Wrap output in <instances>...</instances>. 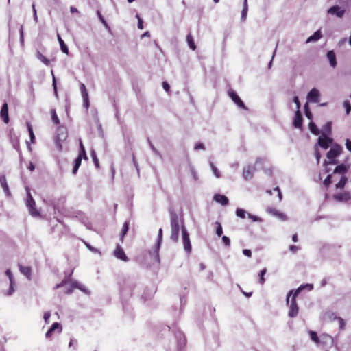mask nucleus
Masks as SVG:
<instances>
[{
	"label": "nucleus",
	"mask_w": 351,
	"mask_h": 351,
	"mask_svg": "<svg viewBox=\"0 0 351 351\" xmlns=\"http://www.w3.org/2000/svg\"><path fill=\"white\" fill-rule=\"evenodd\" d=\"M309 130L315 135L320 134L319 130L317 128L316 124L315 123H313V122H311L309 123Z\"/></svg>",
	"instance_id": "473e14b6"
},
{
	"label": "nucleus",
	"mask_w": 351,
	"mask_h": 351,
	"mask_svg": "<svg viewBox=\"0 0 351 351\" xmlns=\"http://www.w3.org/2000/svg\"><path fill=\"white\" fill-rule=\"evenodd\" d=\"M27 128H28V131H29V136L31 138V141H33L34 139V134L32 128L29 123H27Z\"/></svg>",
	"instance_id": "bf43d9fd"
},
{
	"label": "nucleus",
	"mask_w": 351,
	"mask_h": 351,
	"mask_svg": "<svg viewBox=\"0 0 351 351\" xmlns=\"http://www.w3.org/2000/svg\"><path fill=\"white\" fill-rule=\"evenodd\" d=\"M304 289V286H300L297 289L295 290H291L289 291L287 297V304L289 303V297L290 295H293L291 298H294L295 300L296 296L300 293V292Z\"/></svg>",
	"instance_id": "bb28decb"
},
{
	"label": "nucleus",
	"mask_w": 351,
	"mask_h": 351,
	"mask_svg": "<svg viewBox=\"0 0 351 351\" xmlns=\"http://www.w3.org/2000/svg\"><path fill=\"white\" fill-rule=\"evenodd\" d=\"M162 228H160L158 230V241L156 243V252L158 253V251L160 248L161 242H162ZM157 256L158 257V254H157Z\"/></svg>",
	"instance_id": "f704fd0d"
},
{
	"label": "nucleus",
	"mask_w": 351,
	"mask_h": 351,
	"mask_svg": "<svg viewBox=\"0 0 351 351\" xmlns=\"http://www.w3.org/2000/svg\"><path fill=\"white\" fill-rule=\"evenodd\" d=\"M322 35L321 31L317 30L313 35H311L307 38L306 43H308L312 42H316L318 40H319L322 38Z\"/></svg>",
	"instance_id": "393cba45"
},
{
	"label": "nucleus",
	"mask_w": 351,
	"mask_h": 351,
	"mask_svg": "<svg viewBox=\"0 0 351 351\" xmlns=\"http://www.w3.org/2000/svg\"><path fill=\"white\" fill-rule=\"evenodd\" d=\"M52 75H53V81H52V85L54 90V94L56 97H58V91H57V86H56V77L53 73V71H51Z\"/></svg>",
	"instance_id": "8fccbe9b"
},
{
	"label": "nucleus",
	"mask_w": 351,
	"mask_h": 351,
	"mask_svg": "<svg viewBox=\"0 0 351 351\" xmlns=\"http://www.w3.org/2000/svg\"><path fill=\"white\" fill-rule=\"evenodd\" d=\"M194 149L195 150H198V149H205V147H204V145L202 143H197L195 147H194Z\"/></svg>",
	"instance_id": "e2e57ef3"
},
{
	"label": "nucleus",
	"mask_w": 351,
	"mask_h": 351,
	"mask_svg": "<svg viewBox=\"0 0 351 351\" xmlns=\"http://www.w3.org/2000/svg\"><path fill=\"white\" fill-rule=\"evenodd\" d=\"M0 184L5 195L8 197L10 196V191L5 176H0Z\"/></svg>",
	"instance_id": "412c9836"
},
{
	"label": "nucleus",
	"mask_w": 351,
	"mask_h": 351,
	"mask_svg": "<svg viewBox=\"0 0 351 351\" xmlns=\"http://www.w3.org/2000/svg\"><path fill=\"white\" fill-rule=\"evenodd\" d=\"M302 120L303 119L300 110H296L293 123L294 127L300 128L302 125Z\"/></svg>",
	"instance_id": "dca6fc26"
},
{
	"label": "nucleus",
	"mask_w": 351,
	"mask_h": 351,
	"mask_svg": "<svg viewBox=\"0 0 351 351\" xmlns=\"http://www.w3.org/2000/svg\"><path fill=\"white\" fill-rule=\"evenodd\" d=\"M80 88L82 96V98H83V101L86 102L87 100H88V93L86 91V86H85V85L83 83H81L80 86Z\"/></svg>",
	"instance_id": "2f4dec72"
},
{
	"label": "nucleus",
	"mask_w": 351,
	"mask_h": 351,
	"mask_svg": "<svg viewBox=\"0 0 351 351\" xmlns=\"http://www.w3.org/2000/svg\"><path fill=\"white\" fill-rule=\"evenodd\" d=\"M320 93L316 88H313L307 95V99L310 102L318 103L319 101Z\"/></svg>",
	"instance_id": "0eeeda50"
},
{
	"label": "nucleus",
	"mask_w": 351,
	"mask_h": 351,
	"mask_svg": "<svg viewBox=\"0 0 351 351\" xmlns=\"http://www.w3.org/2000/svg\"><path fill=\"white\" fill-rule=\"evenodd\" d=\"M136 17L138 19V25H137L138 28L140 29H143V19L140 17L139 14H138L136 15Z\"/></svg>",
	"instance_id": "5fc2aeb1"
},
{
	"label": "nucleus",
	"mask_w": 351,
	"mask_h": 351,
	"mask_svg": "<svg viewBox=\"0 0 351 351\" xmlns=\"http://www.w3.org/2000/svg\"><path fill=\"white\" fill-rule=\"evenodd\" d=\"M327 58L329 60L330 65L335 68L337 66L336 55L333 51H329L326 54Z\"/></svg>",
	"instance_id": "5701e85b"
},
{
	"label": "nucleus",
	"mask_w": 351,
	"mask_h": 351,
	"mask_svg": "<svg viewBox=\"0 0 351 351\" xmlns=\"http://www.w3.org/2000/svg\"><path fill=\"white\" fill-rule=\"evenodd\" d=\"M293 101L295 104L296 105V110H300V102L299 101V98L298 96H295L293 99Z\"/></svg>",
	"instance_id": "6e6d98bb"
},
{
	"label": "nucleus",
	"mask_w": 351,
	"mask_h": 351,
	"mask_svg": "<svg viewBox=\"0 0 351 351\" xmlns=\"http://www.w3.org/2000/svg\"><path fill=\"white\" fill-rule=\"evenodd\" d=\"M343 106L346 108V114H349L351 111V104L348 100H346L343 102Z\"/></svg>",
	"instance_id": "a18cd8bd"
},
{
	"label": "nucleus",
	"mask_w": 351,
	"mask_h": 351,
	"mask_svg": "<svg viewBox=\"0 0 351 351\" xmlns=\"http://www.w3.org/2000/svg\"><path fill=\"white\" fill-rule=\"evenodd\" d=\"M51 118H52V121L53 122L56 124V125H58L60 124V120L56 114V110L55 109H51Z\"/></svg>",
	"instance_id": "4c0bfd02"
},
{
	"label": "nucleus",
	"mask_w": 351,
	"mask_h": 351,
	"mask_svg": "<svg viewBox=\"0 0 351 351\" xmlns=\"http://www.w3.org/2000/svg\"><path fill=\"white\" fill-rule=\"evenodd\" d=\"M287 304L289 306L288 315L290 317H295L298 313V306L296 300L294 298H291Z\"/></svg>",
	"instance_id": "6e6552de"
},
{
	"label": "nucleus",
	"mask_w": 351,
	"mask_h": 351,
	"mask_svg": "<svg viewBox=\"0 0 351 351\" xmlns=\"http://www.w3.org/2000/svg\"><path fill=\"white\" fill-rule=\"evenodd\" d=\"M64 130V128H59V132L61 133H59L56 138V147L58 149L59 151L62 150V146L60 143V141H62L66 138V132H62V130Z\"/></svg>",
	"instance_id": "9b49d317"
},
{
	"label": "nucleus",
	"mask_w": 351,
	"mask_h": 351,
	"mask_svg": "<svg viewBox=\"0 0 351 351\" xmlns=\"http://www.w3.org/2000/svg\"><path fill=\"white\" fill-rule=\"evenodd\" d=\"M315 158H316V160H317V163L319 164L320 158H321V154L319 152V150H318V149L317 147V145L315 146Z\"/></svg>",
	"instance_id": "4d7b16f0"
},
{
	"label": "nucleus",
	"mask_w": 351,
	"mask_h": 351,
	"mask_svg": "<svg viewBox=\"0 0 351 351\" xmlns=\"http://www.w3.org/2000/svg\"><path fill=\"white\" fill-rule=\"evenodd\" d=\"M214 200L223 206H226L228 204V199L226 196L223 195L216 194L214 196Z\"/></svg>",
	"instance_id": "4be33fe9"
},
{
	"label": "nucleus",
	"mask_w": 351,
	"mask_h": 351,
	"mask_svg": "<svg viewBox=\"0 0 351 351\" xmlns=\"http://www.w3.org/2000/svg\"><path fill=\"white\" fill-rule=\"evenodd\" d=\"M248 217L252 219L253 221H261V219L259 217L254 216L252 214H248Z\"/></svg>",
	"instance_id": "69168bd1"
},
{
	"label": "nucleus",
	"mask_w": 351,
	"mask_h": 351,
	"mask_svg": "<svg viewBox=\"0 0 351 351\" xmlns=\"http://www.w3.org/2000/svg\"><path fill=\"white\" fill-rule=\"evenodd\" d=\"M222 241L224 245L226 247H229L230 245V239L227 236H222Z\"/></svg>",
	"instance_id": "603ef678"
},
{
	"label": "nucleus",
	"mask_w": 351,
	"mask_h": 351,
	"mask_svg": "<svg viewBox=\"0 0 351 351\" xmlns=\"http://www.w3.org/2000/svg\"><path fill=\"white\" fill-rule=\"evenodd\" d=\"M337 319L339 320V327L341 330H343L344 328H345V322L344 320L341 318V317H337Z\"/></svg>",
	"instance_id": "0e129e2a"
},
{
	"label": "nucleus",
	"mask_w": 351,
	"mask_h": 351,
	"mask_svg": "<svg viewBox=\"0 0 351 351\" xmlns=\"http://www.w3.org/2000/svg\"><path fill=\"white\" fill-rule=\"evenodd\" d=\"M0 116L4 123H8L9 122L8 106L7 103L3 104L0 111Z\"/></svg>",
	"instance_id": "4468645a"
},
{
	"label": "nucleus",
	"mask_w": 351,
	"mask_h": 351,
	"mask_svg": "<svg viewBox=\"0 0 351 351\" xmlns=\"http://www.w3.org/2000/svg\"><path fill=\"white\" fill-rule=\"evenodd\" d=\"M332 175H328L326 179L324 180V184L325 186L328 187L332 183Z\"/></svg>",
	"instance_id": "3c124183"
},
{
	"label": "nucleus",
	"mask_w": 351,
	"mask_h": 351,
	"mask_svg": "<svg viewBox=\"0 0 351 351\" xmlns=\"http://www.w3.org/2000/svg\"><path fill=\"white\" fill-rule=\"evenodd\" d=\"M215 224L216 226V234L218 237H221L223 234L222 226H221V223L218 221H216Z\"/></svg>",
	"instance_id": "a19ab883"
},
{
	"label": "nucleus",
	"mask_w": 351,
	"mask_h": 351,
	"mask_svg": "<svg viewBox=\"0 0 351 351\" xmlns=\"http://www.w3.org/2000/svg\"><path fill=\"white\" fill-rule=\"evenodd\" d=\"M248 12V4H247V0H244L243 1V8L241 11V21H245L247 18V14Z\"/></svg>",
	"instance_id": "cd10ccee"
},
{
	"label": "nucleus",
	"mask_w": 351,
	"mask_h": 351,
	"mask_svg": "<svg viewBox=\"0 0 351 351\" xmlns=\"http://www.w3.org/2000/svg\"><path fill=\"white\" fill-rule=\"evenodd\" d=\"M342 150L341 147L335 143L332 145L330 149L327 152L326 157L328 160H324V165L327 166L330 164H337V161L336 158L341 154Z\"/></svg>",
	"instance_id": "f03ea898"
},
{
	"label": "nucleus",
	"mask_w": 351,
	"mask_h": 351,
	"mask_svg": "<svg viewBox=\"0 0 351 351\" xmlns=\"http://www.w3.org/2000/svg\"><path fill=\"white\" fill-rule=\"evenodd\" d=\"M147 141H148V143H149V147L151 148V149L153 151V152L157 155L158 157L161 158H162V154H160V152H159L158 151V149L154 147V145L152 144V143L151 142V141L148 138L147 139Z\"/></svg>",
	"instance_id": "ea45409f"
},
{
	"label": "nucleus",
	"mask_w": 351,
	"mask_h": 351,
	"mask_svg": "<svg viewBox=\"0 0 351 351\" xmlns=\"http://www.w3.org/2000/svg\"><path fill=\"white\" fill-rule=\"evenodd\" d=\"M58 40L60 43V49H61L62 51L64 53L68 54L69 49H68L67 46L66 45V44L64 43V40L61 38V37L59 35H58Z\"/></svg>",
	"instance_id": "7c9ffc66"
},
{
	"label": "nucleus",
	"mask_w": 351,
	"mask_h": 351,
	"mask_svg": "<svg viewBox=\"0 0 351 351\" xmlns=\"http://www.w3.org/2000/svg\"><path fill=\"white\" fill-rule=\"evenodd\" d=\"M182 239L184 251L187 254H190L192 249L191 243L189 238V234L184 225H182Z\"/></svg>",
	"instance_id": "20e7f679"
},
{
	"label": "nucleus",
	"mask_w": 351,
	"mask_h": 351,
	"mask_svg": "<svg viewBox=\"0 0 351 351\" xmlns=\"http://www.w3.org/2000/svg\"><path fill=\"white\" fill-rule=\"evenodd\" d=\"M346 147L347 149L351 152V141L349 139H346Z\"/></svg>",
	"instance_id": "774afa93"
},
{
	"label": "nucleus",
	"mask_w": 351,
	"mask_h": 351,
	"mask_svg": "<svg viewBox=\"0 0 351 351\" xmlns=\"http://www.w3.org/2000/svg\"><path fill=\"white\" fill-rule=\"evenodd\" d=\"M186 41L190 49H191L192 50H195L196 49V46L195 45L193 36L191 34L187 35Z\"/></svg>",
	"instance_id": "72a5a7b5"
},
{
	"label": "nucleus",
	"mask_w": 351,
	"mask_h": 351,
	"mask_svg": "<svg viewBox=\"0 0 351 351\" xmlns=\"http://www.w3.org/2000/svg\"><path fill=\"white\" fill-rule=\"evenodd\" d=\"M228 95L231 98V99L233 101V102L240 108L243 110H247V108L245 106V104L243 102V101L241 99V98L239 97V95L237 94L236 92L230 90L228 91Z\"/></svg>",
	"instance_id": "423d86ee"
},
{
	"label": "nucleus",
	"mask_w": 351,
	"mask_h": 351,
	"mask_svg": "<svg viewBox=\"0 0 351 351\" xmlns=\"http://www.w3.org/2000/svg\"><path fill=\"white\" fill-rule=\"evenodd\" d=\"M254 168L249 165L243 168V177L245 180H251L253 177Z\"/></svg>",
	"instance_id": "f3484780"
},
{
	"label": "nucleus",
	"mask_w": 351,
	"mask_h": 351,
	"mask_svg": "<svg viewBox=\"0 0 351 351\" xmlns=\"http://www.w3.org/2000/svg\"><path fill=\"white\" fill-rule=\"evenodd\" d=\"M267 212L274 216H276L278 218H279L280 219H281L282 221H285L287 219V217L285 214H283L282 213H280L279 211H278L277 210H276L275 208H267Z\"/></svg>",
	"instance_id": "a211bd4d"
},
{
	"label": "nucleus",
	"mask_w": 351,
	"mask_h": 351,
	"mask_svg": "<svg viewBox=\"0 0 351 351\" xmlns=\"http://www.w3.org/2000/svg\"><path fill=\"white\" fill-rule=\"evenodd\" d=\"M56 330H58V333H60L62 332V326H61L60 324H59L58 322H54L51 325L50 328L47 330V332L45 334L46 338H49L51 336L52 333Z\"/></svg>",
	"instance_id": "ddd939ff"
},
{
	"label": "nucleus",
	"mask_w": 351,
	"mask_h": 351,
	"mask_svg": "<svg viewBox=\"0 0 351 351\" xmlns=\"http://www.w3.org/2000/svg\"><path fill=\"white\" fill-rule=\"evenodd\" d=\"M348 171V168L346 167V166L343 164H341V165H337L335 170H334V173H340V174H344L347 172Z\"/></svg>",
	"instance_id": "c85d7f7f"
},
{
	"label": "nucleus",
	"mask_w": 351,
	"mask_h": 351,
	"mask_svg": "<svg viewBox=\"0 0 351 351\" xmlns=\"http://www.w3.org/2000/svg\"><path fill=\"white\" fill-rule=\"evenodd\" d=\"M74 288H78L80 289V290H82V291L84 292H86V289L81 285H80L77 282H75L73 283V285L69 287L68 288L66 291H65V293L66 294H71L73 291V289Z\"/></svg>",
	"instance_id": "a878e982"
},
{
	"label": "nucleus",
	"mask_w": 351,
	"mask_h": 351,
	"mask_svg": "<svg viewBox=\"0 0 351 351\" xmlns=\"http://www.w3.org/2000/svg\"><path fill=\"white\" fill-rule=\"evenodd\" d=\"M84 157L85 159H87L86 150L80 151V153L79 154L78 156L74 160V166L73 168V173L75 174L81 165L82 162V158Z\"/></svg>",
	"instance_id": "1a4fd4ad"
},
{
	"label": "nucleus",
	"mask_w": 351,
	"mask_h": 351,
	"mask_svg": "<svg viewBox=\"0 0 351 351\" xmlns=\"http://www.w3.org/2000/svg\"><path fill=\"white\" fill-rule=\"evenodd\" d=\"M91 156L93 158V160L95 165L96 166L97 168H99V160L97 158L95 152L93 150L91 152Z\"/></svg>",
	"instance_id": "de8ad7c7"
},
{
	"label": "nucleus",
	"mask_w": 351,
	"mask_h": 351,
	"mask_svg": "<svg viewBox=\"0 0 351 351\" xmlns=\"http://www.w3.org/2000/svg\"><path fill=\"white\" fill-rule=\"evenodd\" d=\"M332 138L328 137L326 134H322L317 139L315 145L319 146L324 149H327L332 144Z\"/></svg>",
	"instance_id": "39448f33"
},
{
	"label": "nucleus",
	"mask_w": 351,
	"mask_h": 351,
	"mask_svg": "<svg viewBox=\"0 0 351 351\" xmlns=\"http://www.w3.org/2000/svg\"><path fill=\"white\" fill-rule=\"evenodd\" d=\"M190 171H191V173L194 180H197V172L193 167H192V166L190 167Z\"/></svg>",
	"instance_id": "13d9d810"
},
{
	"label": "nucleus",
	"mask_w": 351,
	"mask_h": 351,
	"mask_svg": "<svg viewBox=\"0 0 351 351\" xmlns=\"http://www.w3.org/2000/svg\"><path fill=\"white\" fill-rule=\"evenodd\" d=\"M36 58L45 65L48 66L50 61L45 56H44L40 51H37L36 54Z\"/></svg>",
	"instance_id": "c756f323"
},
{
	"label": "nucleus",
	"mask_w": 351,
	"mask_h": 351,
	"mask_svg": "<svg viewBox=\"0 0 351 351\" xmlns=\"http://www.w3.org/2000/svg\"><path fill=\"white\" fill-rule=\"evenodd\" d=\"M176 338L178 341V346L179 349H182L186 344V338L182 332H178L176 333Z\"/></svg>",
	"instance_id": "2eb2a0df"
},
{
	"label": "nucleus",
	"mask_w": 351,
	"mask_h": 351,
	"mask_svg": "<svg viewBox=\"0 0 351 351\" xmlns=\"http://www.w3.org/2000/svg\"><path fill=\"white\" fill-rule=\"evenodd\" d=\"M114 255L119 259L127 262L128 261V256L125 255L123 250L119 246L117 245V248L114 251Z\"/></svg>",
	"instance_id": "f8f14e48"
},
{
	"label": "nucleus",
	"mask_w": 351,
	"mask_h": 351,
	"mask_svg": "<svg viewBox=\"0 0 351 351\" xmlns=\"http://www.w3.org/2000/svg\"><path fill=\"white\" fill-rule=\"evenodd\" d=\"M304 111H305V114H306V117L309 119H311L312 114L308 108V105L307 103L304 105Z\"/></svg>",
	"instance_id": "09e8293b"
},
{
	"label": "nucleus",
	"mask_w": 351,
	"mask_h": 351,
	"mask_svg": "<svg viewBox=\"0 0 351 351\" xmlns=\"http://www.w3.org/2000/svg\"><path fill=\"white\" fill-rule=\"evenodd\" d=\"M19 266L21 273L25 276L28 280H30L32 276L31 267L27 266H22L21 265H19Z\"/></svg>",
	"instance_id": "b1692460"
},
{
	"label": "nucleus",
	"mask_w": 351,
	"mask_h": 351,
	"mask_svg": "<svg viewBox=\"0 0 351 351\" xmlns=\"http://www.w3.org/2000/svg\"><path fill=\"white\" fill-rule=\"evenodd\" d=\"M266 272H267V269H266V268H264V269H263L260 271V273H259V274H258V276H259V277H260L259 282H260L261 285H263V284H264V282H265V278H264V275L266 274Z\"/></svg>",
	"instance_id": "37998d69"
},
{
	"label": "nucleus",
	"mask_w": 351,
	"mask_h": 351,
	"mask_svg": "<svg viewBox=\"0 0 351 351\" xmlns=\"http://www.w3.org/2000/svg\"><path fill=\"white\" fill-rule=\"evenodd\" d=\"M170 223H171V240L177 243L179 240V233L182 230V225H184L182 220L180 219L178 214L171 210L170 212Z\"/></svg>",
	"instance_id": "f257e3e1"
},
{
	"label": "nucleus",
	"mask_w": 351,
	"mask_h": 351,
	"mask_svg": "<svg viewBox=\"0 0 351 351\" xmlns=\"http://www.w3.org/2000/svg\"><path fill=\"white\" fill-rule=\"evenodd\" d=\"M210 166L211 167V169L213 172V174L215 176L216 178H220L221 174L217 168L215 167V165L212 162H210Z\"/></svg>",
	"instance_id": "79ce46f5"
},
{
	"label": "nucleus",
	"mask_w": 351,
	"mask_h": 351,
	"mask_svg": "<svg viewBox=\"0 0 351 351\" xmlns=\"http://www.w3.org/2000/svg\"><path fill=\"white\" fill-rule=\"evenodd\" d=\"M331 133V123L327 122L323 127V132L322 134H326V135L330 134Z\"/></svg>",
	"instance_id": "c9c22d12"
},
{
	"label": "nucleus",
	"mask_w": 351,
	"mask_h": 351,
	"mask_svg": "<svg viewBox=\"0 0 351 351\" xmlns=\"http://www.w3.org/2000/svg\"><path fill=\"white\" fill-rule=\"evenodd\" d=\"M97 14L98 16L99 21L103 23V25L106 28H109L108 23H106V20L104 19L103 16L101 15V12L99 10L97 11Z\"/></svg>",
	"instance_id": "49530a36"
},
{
	"label": "nucleus",
	"mask_w": 351,
	"mask_h": 351,
	"mask_svg": "<svg viewBox=\"0 0 351 351\" xmlns=\"http://www.w3.org/2000/svg\"><path fill=\"white\" fill-rule=\"evenodd\" d=\"M128 222H125L123 226V228H122V230H121V236L123 237L128 232Z\"/></svg>",
	"instance_id": "864d4df0"
},
{
	"label": "nucleus",
	"mask_w": 351,
	"mask_h": 351,
	"mask_svg": "<svg viewBox=\"0 0 351 351\" xmlns=\"http://www.w3.org/2000/svg\"><path fill=\"white\" fill-rule=\"evenodd\" d=\"M243 254L247 257L252 256V252L250 250H248V249H244L243 250Z\"/></svg>",
	"instance_id": "338daca9"
},
{
	"label": "nucleus",
	"mask_w": 351,
	"mask_h": 351,
	"mask_svg": "<svg viewBox=\"0 0 351 351\" xmlns=\"http://www.w3.org/2000/svg\"><path fill=\"white\" fill-rule=\"evenodd\" d=\"M236 215L237 217L244 219L245 217V211L242 208H237L236 210Z\"/></svg>",
	"instance_id": "c03bdc74"
},
{
	"label": "nucleus",
	"mask_w": 351,
	"mask_h": 351,
	"mask_svg": "<svg viewBox=\"0 0 351 351\" xmlns=\"http://www.w3.org/2000/svg\"><path fill=\"white\" fill-rule=\"evenodd\" d=\"M309 335L312 341L315 342L316 343H319L320 341V338L318 337L317 333L314 331H309Z\"/></svg>",
	"instance_id": "58836bf2"
},
{
	"label": "nucleus",
	"mask_w": 351,
	"mask_h": 351,
	"mask_svg": "<svg viewBox=\"0 0 351 351\" xmlns=\"http://www.w3.org/2000/svg\"><path fill=\"white\" fill-rule=\"evenodd\" d=\"M347 182V178L345 176L341 177L339 182L336 184L337 189H342L345 186Z\"/></svg>",
	"instance_id": "e433bc0d"
},
{
	"label": "nucleus",
	"mask_w": 351,
	"mask_h": 351,
	"mask_svg": "<svg viewBox=\"0 0 351 351\" xmlns=\"http://www.w3.org/2000/svg\"><path fill=\"white\" fill-rule=\"evenodd\" d=\"M328 13L341 18L345 13V10L341 9L339 5H334L328 10Z\"/></svg>",
	"instance_id": "9d476101"
},
{
	"label": "nucleus",
	"mask_w": 351,
	"mask_h": 351,
	"mask_svg": "<svg viewBox=\"0 0 351 351\" xmlns=\"http://www.w3.org/2000/svg\"><path fill=\"white\" fill-rule=\"evenodd\" d=\"M334 199L337 201L341 202V201H348L350 199L351 195L348 192H343L341 193L335 194L333 196Z\"/></svg>",
	"instance_id": "aec40b11"
},
{
	"label": "nucleus",
	"mask_w": 351,
	"mask_h": 351,
	"mask_svg": "<svg viewBox=\"0 0 351 351\" xmlns=\"http://www.w3.org/2000/svg\"><path fill=\"white\" fill-rule=\"evenodd\" d=\"M333 338L326 334H323L320 336V341L319 343L322 344H326L328 346H332L333 345Z\"/></svg>",
	"instance_id": "6ab92c4d"
},
{
	"label": "nucleus",
	"mask_w": 351,
	"mask_h": 351,
	"mask_svg": "<svg viewBox=\"0 0 351 351\" xmlns=\"http://www.w3.org/2000/svg\"><path fill=\"white\" fill-rule=\"evenodd\" d=\"M5 274L8 277L10 284L13 283L14 279L11 271L10 269H7L5 271Z\"/></svg>",
	"instance_id": "052dcab7"
},
{
	"label": "nucleus",
	"mask_w": 351,
	"mask_h": 351,
	"mask_svg": "<svg viewBox=\"0 0 351 351\" xmlns=\"http://www.w3.org/2000/svg\"><path fill=\"white\" fill-rule=\"evenodd\" d=\"M50 317H51V313L49 311L45 312L44 313L43 318H44L45 322L46 324L49 323Z\"/></svg>",
	"instance_id": "680f3d73"
},
{
	"label": "nucleus",
	"mask_w": 351,
	"mask_h": 351,
	"mask_svg": "<svg viewBox=\"0 0 351 351\" xmlns=\"http://www.w3.org/2000/svg\"><path fill=\"white\" fill-rule=\"evenodd\" d=\"M27 199L25 202L26 206L28 208L30 215L33 217H38L40 216L39 211L36 208V203L33 199L29 189L26 188Z\"/></svg>",
	"instance_id": "7ed1b4c3"
}]
</instances>
